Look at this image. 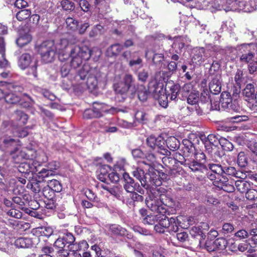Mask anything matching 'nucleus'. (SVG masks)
Here are the masks:
<instances>
[{
	"label": "nucleus",
	"instance_id": "f257e3e1",
	"mask_svg": "<svg viewBox=\"0 0 257 257\" xmlns=\"http://www.w3.org/2000/svg\"><path fill=\"white\" fill-rule=\"evenodd\" d=\"M166 190L162 187L153 189L151 191L146 199L147 206L153 212L162 215L158 219V223L154 226L157 232L164 233L167 231V225L169 224L168 218L166 216L168 206L171 205V199L165 194Z\"/></svg>",
	"mask_w": 257,
	"mask_h": 257
},
{
	"label": "nucleus",
	"instance_id": "f03ea898",
	"mask_svg": "<svg viewBox=\"0 0 257 257\" xmlns=\"http://www.w3.org/2000/svg\"><path fill=\"white\" fill-rule=\"evenodd\" d=\"M67 39L62 38L55 45L56 52L58 54L60 61L63 62L69 57L71 58L70 64L72 68L76 69L82 64L83 60H88L92 55V51L86 46H75L71 48L69 54L65 53L64 50L68 46Z\"/></svg>",
	"mask_w": 257,
	"mask_h": 257
},
{
	"label": "nucleus",
	"instance_id": "7ed1b4c3",
	"mask_svg": "<svg viewBox=\"0 0 257 257\" xmlns=\"http://www.w3.org/2000/svg\"><path fill=\"white\" fill-rule=\"evenodd\" d=\"M230 10L251 13L257 10V0H226Z\"/></svg>",
	"mask_w": 257,
	"mask_h": 257
},
{
	"label": "nucleus",
	"instance_id": "20e7f679",
	"mask_svg": "<svg viewBox=\"0 0 257 257\" xmlns=\"http://www.w3.org/2000/svg\"><path fill=\"white\" fill-rule=\"evenodd\" d=\"M38 52L44 62L50 63L53 61L55 55L57 53L54 42L52 41L43 42L39 47Z\"/></svg>",
	"mask_w": 257,
	"mask_h": 257
},
{
	"label": "nucleus",
	"instance_id": "39448f33",
	"mask_svg": "<svg viewBox=\"0 0 257 257\" xmlns=\"http://www.w3.org/2000/svg\"><path fill=\"white\" fill-rule=\"evenodd\" d=\"M146 142L149 147L162 155L169 156L171 154L170 152L166 149L165 140L161 136L156 137L150 136L147 139Z\"/></svg>",
	"mask_w": 257,
	"mask_h": 257
},
{
	"label": "nucleus",
	"instance_id": "423d86ee",
	"mask_svg": "<svg viewBox=\"0 0 257 257\" xmlns=\"http://www.w3.org/2000/svg\"><path fill=\"white\" fill-rule=\"evenodd\" d=\"M154 89L153 90L154 97L158 100L161 106L164 108L167 107L169 96L163 89V85L159 83L157 85L154 84Z\"/></svg>",
	"mask_w": 257,
	"mask_h": 257
},
{
	"label": "nucleus",
	"instance_id": "0eeeda50",
	"mask_svg": "<svg viewBox=\"0 0 257 257\" xmlns=\"http://www.w3.org/2000/svg\"><path fill=\"white\" fill-rule=\"evenodd\" d=\"M62 190V186L59 182L56 179H52L48 182L47 187H44L42 190L43 195L49 199L51 197L53 192H59Z\"/></svg>",
	"mask_w": 257,
	"mask_h": 257
},
{
	"label": "nucleus",
	"instance_id": "6e6552de",
	"mask_svg": "<svg viewBox=\"0 0 257 257\" xmlns=\"http://www.w3.org/2000/svg\"><path fill=\"white\" fill-rule=\"evenodd\" d=\"M146 186L149 187L150 185H154L156 186H159L162 184V181L160 178L159 172L153 168H150L149 173H146Z\"/></svg>",
	"mask_w": 257,
	"mask_h": 257
},
{
	"label": "nucleus",
	"instance_id": "1a4fd4ad",
	"mask_svg": "<svg viewBox=\"0 0 257 257\" xmlns=\"http://www.w3.org/2000/svg\"><path fill=\"white\" fill-rule=\"evenodd\" d=\"M140 213L141 215L142 221L144 224L152 225L158 222V219L161 217L162 215L154 212V213L148 214L147 211L144 209L140 210Z\"/></svg>",
	"mask_w": 257,
	"mask_h": 257
},
{
	"label": "nucleus",
	"instance_id": "9d476101",
	"mask_svg": "<svg viewBox=\"0 0 257 257\" xmlns=\"http://www.w3.org/2000/svg\"><path fill=\"white\" fill-rule=\"evenodd\" d=\"M26 149H23L19 151L18 147L16 148L15 151L11 152L12 155V158L13 161L16 164H19L21 162H22L23 160H30V154L29 153L31 152L30 150H27Z\"/></svg>",
	"mask_w": 257,
	"mask_h": 257
},
{
	"label": "nucleus",
	"instance_id": "9b49d317",
	"mask_svg": "<svg viewBox=\"0 0 257 257\" xmlns=\"http://www.w3.org/2000/svg\"><path fill=\"white\" fill-rule=\"evenodd\" d=\"M242 94L247 101L255 100L257 103V91H255L254 85L247 84L242 91Z\"/></svg>",
	"mask_w": 257,
	"mask_h": 257
},
{
	"label": "nucleus",
	"instance_id": "f8f14e48",
	"mask_svg": "<svg viewBox=\"0 0 257 257\" xmlns=\"http://www.w3.org/2000/svg\"><path fill=\"white\" fill-rule=\"evenodd\" d=\"M180 90V86L178 84L169 82L165 89V92L169 96L171 100H176L179 92Z\"/></svg>",
	"mask_w": 257,
	"mask_h": 257
},
{
	"label": "nucleus",
	"instance_id": "ddd939ff",
	"mask_svg": "<svg viewBox=\"0 0 257 257\" xmlns=\"http://www.w3.org/2000/svg\"><path fill=\"white\" fill-rule=\"evenodd\" d=\"M220 73L217 72L215 78H213L209 84V90L214 94H219L221 91Z\"/></svg>",
	"mask_w": 257,
	"mask_h": 257
},
{
	"label": "nucleus",
	"instance_id": "4468645a",
	"mask_svg": "<svg viewBox=\"0 0 257 257\" xmlns=\"http://www.w3.org/2000/svg\"><path fill=\"white\" fill-rule=\"evenodd\" d=\"M18 141L11 138L10 137H5L2 139L0 143V150L5 151L6 149L18 147Z\"/></svg>",
	"mask_w": 257,
	"mask_h": 257
},
{
	"label": "nucleus",
	"instance_id": "2eb2a0df",
	"mask_svg": "<svg viewBox=\"0 0 257 257\" xmlns=\"http://www.w3.org/2000/svg\"><path fill=\"white\" fill-rule=\"evenodd\" d=\"M153 54V61L154 63L158 65L160 68L164 67L166 65L163 63L164 60V54L162 53H157L156 51H147L146 53V56H151Z\"/></svg>",
	"mask_w": 257,
	"mask_h": 257
},
{
	"label": "nucleus",
	"instance_id": "dca6fc26",
	"mask_svg": "<svg viewBox=\"0 0 257 257\" xmlns=\"http://www.w3.org/2000/svg\"><path fill=\"white\" fill-rule=\"evenodd\" d=\"M190 42V41L187 37L179 36L175 37L174 38L172 47L174 48L178 49L176 51L178 53L182 50L186 45H188Z\"/></svg>",
	"mask_w": 257,
	"mask_h": 257
},
{
	"label": "nucleus",
	"instance_id": "f3484780",
	"mask_svg": "<svg viewBox=\"0 0 257 257\" xmlns=\"http://www.w3.org/2000/svg\"><path fill=\"white\" fill-rule=\"evenodd\" d=\"M207 243V250L209 252L214 251L217 249H223L227 245V241L224 238L221 237L213 241V246H209Z\"/></svg>",
	"mask_w": 257,
	"mask_h": 257
},
{
	"label": "nucleus",
	"instance_id": "a211bd4d",
	"mask_svg": "<svg viewBox=\"0 0 257 257\" xmlns=\"http://www.w3.org/2000/svg\"><path fill=\"white\" fill-rule=\"evenodd\" d=\"M188 166L194 172L204 173L207 170L203 162H198L194 160L188 164Z\"/></svg>",
	"mask_w": 257,
	"mask_h": 257
},
{
	"label": "nucleus",
	"instance_id": "6ab92c4d",
	"mask_svg": "<svg viewBox=\"0 0 257 257\" xmlns=\"http://www.w3.org/2000/svg\"><path fill=\"white\" fill-rule=\"evenodd\" d=\"M88 247V244L86 241L83 240L78 243L73 244V249L71 255L73 257H82V253L80 251L82 249H85Z\"/></svg>",
	"mask_w": 257,
	"mask_h": 257
},
{
	"label": "nucleus",
	"instance_id": "aec40b11",
	"mask_svg": "<svg viewBox=\"0 0 257 257\" xmlns=\"http://www.w3.org/2000/svg\"><path fill=\"white\" fill-rule=\"evenodd\" d=\"M205 49L203 48H196L193 50L194 55L192 60L194 63L196 64H201L204 60V53Z\"/></svg>",
	"mask_w": 257,
	"mask_h": 257
},
{
	"label": "nucleus",
	"instance_id": "412c9836",
	"mask_svg": "<svg viewBox=\"0 0 257 257\" xmlns=\"http://www.w3.org/2000/svg\"><path fill=\"white\" fill-rule=\"evenodd\" d=\"M221 49L218 46H209L205 49L204 53V60L208 58L216 57L218 53H221Z\"/></svg>",
	"mask_w": 257,
	"mask_h": 257
},
{
	"label": "nucleus",
	"instance_id": "4be33fe9",
	"mask_svg": "<svg viewBox=\"0 0 257 257\" xmlns=\"http://www.w3.org/2000/svg\"><path fill=\"white\" fill-rule=\"evenodd\" d=\"M249 47V45L244 44L241 46L240 50L241 52H244V53L242 54V55L240 57V59L241 61L246 63L249 62L251 60H252L253 57V54L252 52H248L247 53H245L246 50H248V48Z\"/></svg>",
	"mask_w": 257,
	"mask_h": 257
},
{
	"label": "nucleus",
	"instance_id": "5701e85b",
	"mask_svg": "<svg viewBox=\"0 0 257 257\" xmlns=\"http://www.w3.org/2000/svg\"><path fill=\"white\" fill-rule=\"evenodd\" d=\"M133 176L138 179L141 183V185L145 187L146 186V174H145L144 170L140 168L134 169L133 171Z\"/></svg>",
	"mask_w": 257,
	"mask_h": 257
},
{
	"label": "nucleus",
	"instance_id": "b1692460",
	"mask_svg": "<svg viewBox=\"0 0 257 257\" xmlns=\"http://www.w3.org/2000/svg\"><path fill=\"white\" fill-rule=\"evenodd\" d=\"M123 178L125 181L124 184V188L130 193H133L135 191V187L134 186V181L132 178L126 173L123 174Z\"/></svg>",
	"mask_w": 257,
	"mask_h": 257
},
{
	"label": "nucleus",
	"instance_id": "393cba45",
	"mask_svg": "<svg viewBox=\"0 0 257 257\" xmlns=\"http://www.w3.org/2000/svg\"><path fill=\"white\" fill-rule=\"evenodd\" d=\"M15 245L18 248H29L32 246L31 238L28 237H20L15 241Z\"/></svg>",
	"mask_w": 257,
	"mask_h": 257
},
{
	"label": "nucleus",
	"instance_id": "a878e982",
	"mask_svg": "<svg viewBox=\"0 0 257 257\" xmlns=\"http://www.w3.org/2000/svg\"><path fill=\"white\" fill-rule=\"evenodd\" d=\"M110 168L108 165H103L99 168L98 172V179L101 182H105L108 179Z\"/></svg>",
	"mask_w": 257,
	"mask_h": 257
},
{
	"label": "nucleus",
	"instance_id": "bb28decb",
	"mask_svg": "<svg viewBox=\"0 0 257 257\" xmlns=\"http://www.w3.org/2000/svg\"><path fill=\"white\" fill-rule=\"evenodd\" d=\"M220 103L224 108H229L230 105L232 103L230 94L228 92H223L220 96Z\"/></svg>",
	"mask_w": 257,
	"mask_h": 257
},
{
	"label": "nucleus",
	"instance_id": "cd10ccee",
	"mask_svg": "<svg viewBox=\"0 0 257 257\" xmlns=\"http://www.w3.org/2000/svg\"><path fill=\"white\" fill-rule=\"evenodd\" d=\"M32 62V57L30 54H23L20 57L19 60V65L22 69L27 68Z\"/></svg>",
	"mask_w": 257,
	"mask_h": 257
},
{
	"label": "nucleus",
	"instance_id": "c85d7f7f",
	"mask_svg": "<svg viewBox=\"0 0 257 257\" xmlns=\"http://www.w3.org/2000/svg\"><path fill=\"white\" fill-rule=\"evenodd\" d=\"M169 224L167 225V231L169 232H176L178 231L179 226L178 224L181 222H178L177 220V217L168 218Z\"/></svg>",
	"mask_w": 257,
	"mask_h": 257
},
{
	"label": "nucleus",
	"instance_id": "c756f323",
	"mask_svg": "<svg viewBox=\"0 0 257 257\" xmlns=\"http://www.w3.org/2000/svg\"><path fill=\"white\" fill-rule=\"evenodd\" d=\"M235 181L236 189L241 193L246 192L250 187V183L245 180H236Z\"/></svg>",
	"mask_w": 257,
	"mask_h": 257
},
{
	"label": "nucleus",
	"instance_id": "7c9ffc66",
	"mask_svg": "<svg viewBox=\"0 0 257 257\" xmlns=\"http://www.w3.org/2000/svg\"><path fill=\"white\" fill-rule=\"evenodd\" d=\"M166 148H168L171 150H176L179 148L180 142L177 139L174 137H170L165 141Z\"/></svg>",
	"mask_w": 257,
	"mask_h": 257
},
{
	"label": "nucleus",
	"instance_id": "2f4dec72",
	"mask_svg": "<svg viewBox=\"0 0 257 257\" xmlns=\"http://www.w3.org/2000/svg\"><path fill=\"white\" fill-rule=\"evenodd\" d=\"M139 99L142 101H146L149 95L148 89L144 85H139L137 90Z\"/></svg>",
	"mask_w": 257,
	"mask_h": 257
},
{
	"label": "nucleus",
	"instance_id": "473e14b6",
	"mask_svg": "<svg viewBox=\"0 0 257 257\" xmlns=\"http://www.w3.org/2000/svg\"><path fill=\"white\" fill-rule=\"evenodd\" d=\"M113 87L114 91L117 94H124L129 90L127 86L125 85L122 81L114 83Z\"/></svg>",
	"mask_w": 257,
	"mask_h": 257
},
{
	"label": "nucleus",
	"instance_id": "72a5a7b5",
	"mask_svg": "<svg viewBox=\"0 0 257 257\" xmlns=\"http://www.w3.org/2000/svg\"><path fill=\"white\" fill-rule=\"evenodd\" d=\"M93 70L91 69L89 65H84L82 68L79 71L78 76L79 77L81 80H84L85 78L89 75H92Z\"/></svg>",
	"mask_w": 257,
	"mask_h": 257
},
{
	"label": "nucleus",
	"instance_id": "f704fd0d",
	"mask_svg": "<svg viewBox=\"0 0 257 257\" xmlns=\"http://www.w3.org/2000/svg\"><path fill=\"white\" fill-rule=\"evenodd\" d=\"M109 230L115 235L122 236L126 234V230L117 224H112L110 225Z\"/></svg>",
	"mask_w": 257,
	"mask_h": 257
},
{
	"label": "nucleus",
	"instance_id": "c9c22d12",
	"mask_svg": "<svg viewBox=\"0 0 257 257\" xmlns=\"http://www.w3.org/2000/svg\"><path fill=\"white\" fill-rule=\"evenodd\" d=\"M199 94L198 91H192L188 95L187 101L188 104L195 105V108H197V104L199 100Z\"/></svg>",
	"mask_w": 257,
	"mask_h": 257
},
{
	"label": "nucleus",
	"instance_id": "e433bc0d",
	"mask_svg": "<svg viewBox=\"0 0 257 257\" xmlns=\"http://www.w3.org/2000/svg\"><path fill=\"white\" fill-rule=\"evenodd\" d=\"M32 40V37L29 34H26L24 36H21L18 38L16 43L20 47H22L25 45L30 43Z\"/></svg>",
	"mask_w": 257,
	"mask_h": 257
},
{
	"label": "nucleus",
	"instance_id": "4c0bfd02",
	"mask_svg": "<svg viewBox=\"0 0 257 257\" xmlns=\"http://www.w3.org/2000/svg\"><path fill=\"white\" fill-rule=\"evenodd\" d=\"M18 167V169L19 172L22 173H29L30 172H33L34 170L31 166H30V162H22Z\"/></svg>",
	"mask_w": 257,
	"mask_h": 257
},
{
	"label": "nucleus",
	"instance_id": "58836bf2",
	"mask_svg": "<svg viewBox=\"0 0 257 257\" xmlns=\"http://www.w3.org/2000/svg\"><path fill=\"white\" fill-rule=\"evenodd\" d=\"M190 233L194 237L200 236L201 239H204L205 237V233L202 232L200 227H198V225L192 227Z\"/></svg>",
	"mask_w": 257,
	"mask_h": 257
},
{
	"label": "nucleus",
	"instance_id": "ea45409f",
	"mask_svg": "<svg viewBox=\"0 0 257 257\" xmlns=\"http://www.w3.org/2000/svg\"><path fill=\"white\" fill-rule=\"evenodd\" d=\"M219 143L226 151H231L233 149L232 144L225 138H221L219 140Z\"/></svg>",
	"mask_w": 257,
	"mask_h": 257
},
{
	"label": "nucleus",
	"instance_id": "a19ab883",
	"mask_svg": "<svg viewBox=\"0 0 257 257\" xmlns=\"http://www.w3.org/2000/svg\"><path fill=\"white\" fill-rule=\"evenodd\" d=\"M31 15V11L30 10L24 9L17 13L16 18L19 21H22L29 18Z\"/></svg>",
	"mask_w": 257,
	"mask_h": 257
},
{
	"label": "nucleus",
	"instance_id": "79ce46f5",
	"mask_svg": "<svg viewBox=\"0 0 257 257\" xmlns=\"http://www.w3.org/2000/svg\"><path fill=\"white\" fill-rule=\"evenodd\" d=\"M83 118L86 119L99 117V113L92 108V109H86L83 113Z\"/></svg>",
	"mask_w": 257,
	"mask_h": 257
},
{
	"label": "nucleus",
	"instance_id": "37998d69",
	"mask_svg": "<svg viewBox=\"0 0 257 257\" xmlns=\"http://www.w3.org/2000/svg\"><path fill=\"white\" fill-rule=\"evenodd\" d=\"M93 108L95 109L96 111H97L99 113V117L102 116V112H107L108 111L107 105L104 103L95 102L93 104Z\"/></svg>",
	"mask_w": 257,
	"mask_h": 257
},
{
	"label": "nucleus",
	"instance_id": "c03bdc74",
	"mask_svg": "<svg viewBox=\"0 0 257 257\" xmlns=\"http://www.w3.org/2000/svg\"><path fill=\"white\" fill-rule=\"evenodd\" d=\"M5 99L6 101L10 103H16L20 100V97L14 93L6 94Z\"/></svg>",
	"mask_w": 257,
	"mask_h": 257
},
{
	"label": "nucleus",
	"instance_id": "a18cd8bd",
	"mask_svg": "<svg viewBox=\"0 0 257 257\" xmlns=\"http://www.w3.org/2000/svg\"><path fill=\"white\" fill-rule=\"evenodd\" d=\"M135 119L141 123H146L148 120L147 114L142 110L137 111L135 115Z\"/></svg>",
	"mask_w": 257,
	"mask_h": 257
},
{
	"label": "nucleus",
	"instance_id": "49530a36",
	"mask_svg": "<svg viewBox=\"0 0 257 257\" xmlns=\"http://www.w3.org/2000/svg\"><path fill=\"white\" fill-rule=\"evenodd\" d=\"M237 248L239 251L241 252L247 251L248 253H252L254 251L253 247L247 242L239 243L238 245Z\"/></svg>",
	"mask_w": 257,
	"mask_h": 257
},
{
	"label": "nucleus",
	"instance_id": "de8ad7c7",
	"mask_svg": "<svg viewBox=\"0 0 257 257\" xmlns=\"http://www.w3.org/2000/svg\"><path fill=\"white\" fill-rule=\"evenodd\" d=\"M209 168L211 172L215 173L219 177L220 175H223V168L221 165L217 164H209Z\"/></svg>",
	"mask_w": 257,
	"mask_h": 257
},
{
	"label": "nucleus",
	"instance_id": "09e8293b",
	"mask_svg": "<svg viewBox=\"0 0 257 257\" xmlns=\"http://www.w3.org/2000/svg\"><path fill=\"white\" fill-rule=\"evenodd\" d=\"M98 84L97 80L94 75H89L87 77V85L89 89H94L96 88Z\"/></svg>",
	"mask_w": 257,
	"mask_h": 257
},
{
	"label": "nucleus",
	"instance_id": "8fccbe9b",
	"mask_svg": "<svg viewBox=\"0 0 257 257\" xmlns=\"http://www.w3.org/2000/svg\"><path fill=\"white\" fill-rule=\"evenodd\" d=\"M182 143L183 145L182 150L185 154H186V152H193V151L195 150V148L193 146L192 143L189 140L186 139L183 140Z\"/></svg>",
	"mask_w": 257,
	"mask_h": 257
},
{
	"label": "nucleus",
	"instance_id": "3c124183",
	"mask_svg": "<svg viewBox=\"0 0 257 257\" xmlns=\"http://www.w3.org/2000/svg\"><path fill=\"white\" fill-rule=\"evenodd\" d=\"M123 49V46L119 44L112 45L107 50V52L111 53L112 55H116Z\"/></svg>",
	"mask_w": 257,
	"mask_h": 257
},
{
	"label": "nucleus",
	"instance_id": "603ef678",
	"mask_svg": "<svg viewBox=\"0 0 257 257\" xmlns=\"http://www.w3.org/2000/svg\"><path fill=\"white\" fill-rule=\"evenodd\" d=\"M121 81H122L125 85L127 86L128 88L130 89L134 85L135 79L132 75L126 73L123 76Z\"/></svg>",
	"mask_w": 257,
	"mask_h": 257
},
{
	"label": "nucleus",
	"instance_id": "864d4df0",
	"mask_svg": "<svg viewBox=\"0 0 257 257\" xmlns=\"http://www.w3.org/2000/svg\"><path fill=\"white\" fill-rule=\"evenodd\" d=\"M237 164L240 167H244L247 164V158L243 152L239 153L237 158Z\"/></svg>",
	"mask_w": 257,
	"mask_h": 257
},
{
	"label": "nucleus",
	"instance_id": "5fc2aeb1",
	"mask_svg": "<svg viewBox=\"0 0 257 257\" xmlns=\"http://www.w3.org/2000/svg\"><path fill=\"white\" fill-rule=\"evenodd\" d=\"M66 23L68 29L74 31L78 27V22L72 18H68L66 20Z\"/></svg>",
	"mask_w": 257,
	"mask_h": 257
},
{
	"label": "nucleus",
	"instance_id": "6e6d98bb",
	"mask_svg": "<svg viewBox=\"0 0 257 257\" xmlns=\"http://www.w3.org/2000/svg\"><path fill=\"white\" fill-rule=\"evenodd\" d=\"M234 80L238 86H240L242 83H245V81L243 77V71L241 70L238 69L237 70L235 75Z\"/></svg>",
	"mask_w": 257,
	"mask_h": 257
},
{
	"label": "nucleus",
	"instance_id": "4d7b16f0",
	"mask_svg": "<svg viewBox=\"0 0 257 257\" xmlns=\"http://www.w3.org/2000/svg\"><path fill=\"white\" fill-rule=\"evenodd\" d=\"M13 133L15 136L20 138L25 137L28 134L26 128L19 127L14 128L13 130Z\"/></svg>",
	"mask_w": 257,
	"mask_h": 257
},
{
	"label": "nucleus",
	"instance_id": "13d9d810",
	"mask_svg": "<svg viewBox=\"0 0 257 257\" xmlns=\"http://www.w3.org/2000/svg\"><path fill=\"white\" fill-rule=\"evenodd\" d=\"M61 6L65 11H73L75 8L74 3L69 0H63L61 2Z\"/></svg>",
	"mask_w": 257,
	"mask_h": 257
},
{
	"label": "nucleus",
	"instance_id": "bf43d9fd",
	"mask_svg": "<svg viewBox=\"0 0 257 257\" xmlns=\"http://www.w3.org/2000/svg\"><path fill=\"white\" fill-rule=\"evenodd\" d=\"M128 65L131 67L137 66L141 67L142 66V59L139 56H133L128 62Z\"/></svg>",
	"mask_w": 257,
	"mask_h": 257
},
{
	"label": "nucleus",
	"instance_id": "052dcab7",
	"mask_svg": "<svg viewBox=\"0 0 257 257\" xmlns=\"http://www.w3.org/2000/svg\"><path fill=\"white\" fill-rule=\"evenodd\" d=\"M103 27L100 25H97L94 27L89 33V36L94 37L102 33Z\"/></svg>",
	"mask_w": 257,
	"mask_h": 257
},
{
	"label": "nucleus",
	"instance_id": "680f3d73",
	"mask_svg": "<svg viewBox=\"0 0 257 257\" xmlns=\"http://www.w3.org/2000/svg\"><path fill=\"white\" fill-rule=\"evenodd\" d=\"M62 238L64 240L66 245L68 244V246L72 245L75 241V238L73 234L71 233H67L65 234Z\"/></svg>",
	"mask_w": 257,
	"mask_h": 257
},
{
	"label": "nucleus",
	"instance_id": "e2e57ef3",
	"mask_svg": "<svg viewBox=\"0 0 257 257\" xmlns=\"http://www.w3.org/2000/svg\"><path fill=\"white\" fill-rule=\"evenodd\" d=\"M144 159L145 160L143 161V163L150 167L152 166L156 161L155 156L153 154H148L147 155H145Z\"/></svg>",
	"mask_w": 257,
	"mask_h": 257
},
{
	"label": "nucleus",
	"instance_id": "0e129e2a",
	"mask_svg": "<svg viewBox=\"0 0 257 257\" xmlns=\"http://www.w3.org/2000/svg\"><path fill=\"white\" fill-rule=\"evenodd\" d=\"M7 214L11 217L19 219L22 216V213L19 210L12 208L8 211Z\"/></svg>",
	"mask_w": 257,
	"mask_h": 257
},
{
	"label": "nucleus",
	"instance_id": "69168bd1",
	"mask_svg": "<svg viewBox=\"0 0 257 257\" xmlns=\"http://www.w3.org/2000/svg\"><path fill=\"white\" fill-rule=\"evenodd\" d=\"M246 198L248 200H255L257 199V190L255 189H248L246 192Z\"/></svg>",
	"mask_w": 257,
	"mask_h": 257
},
{
	"label": "nucleus",
	"instance_id": "338daca9",
	"mask_svg": "<svg viewBox=\"0 0 257 257\" xmlns=\"http://www.w3.org/2000/svg\"><path fill=\"white\" fill-rule=\"evenodd\" d=\"M134 230L141 234L144 235H151V232L147 229L143 228L139 226H135L133 227Z\"/></svg>",
	"mask_w": 257,
	"mask_h": 257
},
{
	"label": "nucleus",
	"instance_id": "774afa93",
	"mask_svg": "<svg viewBox=\"0 0 257 257\" xmlns=\"http://www.w3.org/2000/svg\"><path fill=\"white\" fill-rule=\"evenodd\" d=\"M40 232L42 235L46 237L50 236L53 232V230L52 227L48 226L44 227L41 228Z\"/></svg>",
	"mask_w": 257,
	"mask_h": 257
}]
</instances>
